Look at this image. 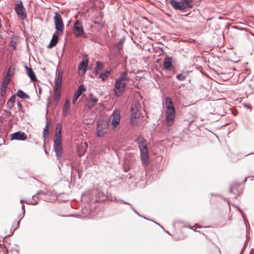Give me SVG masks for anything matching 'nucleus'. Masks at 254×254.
<instances>
[{
  "instance_id": "18",
  "label": "nucleus",
  "mask_w": 254,
  "mask_h": 254,
  "mask_svg": "<svg viewBox=\"0 0 254 254\" xmlns=\"http://www.w3.org/2000/svg\"><path fill=\"white\" fill-rule=\"evenodd\" d=\"M10 80V75L7 73L1 84V91L5 90Z\"/></svg>"
},
{
  "instance_id": "34",
  "label": "nucleus",
  "mask_w": 254,
  "mask_h": 254,
  "mask_svg": "<svg viewBox=\"0 0 254 254\" xmlns=\"http://www.w3.org/2000/svg\"><path fill=\"white\" fill-rule=\"evenodd\" d=\"M24 207H25V206H24V205H22V209L23 210V214H24V213H25Z\"/></svg>"
},
{
  "instance_id": "27",
  "label": "nucleus",
  "mask_w": 254,
  "mask_h": 254,
  "mask_svg": "<svg viewBox=\"0 0 254 254\" xmlns=\"http://www.w3.org/2000/svg\"><path fill=\"white\" fill-rule=\"evenodd\" d=\"M15 100V95L12 96L10 99L7 102V106L9 108H11L13 106V103H14Z\"/></svg>"
},
{
  "instance_id": "26",
  "label": "nucleus",
  "mask_w": 254,
  "mask_h": 254,
  "mask_svg": "<svg viewBox=\"0 0 254 254\" xmlns=\"http://www.w3.org/2000/svg\"><path fill=\"white\" fill-rule=\"evenodd\" d=\"M110 74V71L109 70H106L100 74L99 77L101 78L103 81H104L109 76Z\"/></svg>"
},
{
  "instance_id": "8",
  "label": "nucleus",
  "mask_w": 254,
  "mask_h": 254,
  "mask_svg": "<svg viewBox=\"0 0 254 254\" xmlns=\"http://www.w3.org/2000/svg\"><path fill=\"white\" fill-rule=\"evenodd\" d=\"M54 147L58 159H60L62 153V138H55Z\"/></svg>"
},
{
  "instance_id": "11",
  "label": "nucleus",
  "mask_w": 254,
  "mask_h": 254,
  "mask_svg": "<svg viewBox=\"0 0 254 254\" xmlns=\"http://www.w3.org/2000/svg\"><path fill=\"white\" fill-rule=\"evenodd\" d=\"M88 64V60L87 58L86 57H84L78 67L79 73L81 72L82 75L85 74L87 70Z\"/></svg>"
},
{
  "instance_id": "31",
  "label": "nucleus",
  "mask_w": 254,
  "mask_h": 254,
  "mask_svg": "<svg viewBox=\"0 0 254 254\" xmlns=\"http://www.w3.org/2000/svg\"><path fill=\"white\" fill-rule=\"evenodd\" d=\"M97 67L98 68H102L103 67V64L101 63L97 62Z\"/></svg>"
},
{
  "instance_id": "6",
  "label": "nucleus",
  "mask_w": 254,
  "mask_h": 254,
  "mask_svg": "<svg viewBox=\"0 0 254 254\" xmlns=\"http://www.w3.org/2000/svg\"><path fill=\"white\" fill-rule=\"evenodd\" d=\"M14 9L19 17L21 19H24L26 17L25 8H24L22 2L19 0L15 5Z\"/></svg>"
},
{
  "instance_id": "30",
  "label": "nucleus",
  "mask_w": 254,
  "mask_h": 254,
  "mask_svg": "<svg viewBox=\"0 0 254 254\" xmlns=\"http://www.w3.org/2000/svg\"><path fill=\"white\" fill-rule=\"evenodd\" d=\"M124 41V39H121L117 44V47L119 51L122 49Z\"/></svg>"
},
{
  "instance_id": "17",
  "label": "nucleus",
  "mask_w": 254,
  "mask_h": 254,
  "mask_svg": "<svg viewBox=\"0 0 254 254\" xmlns=\"http://www.w3.org/2000/svg\"><path fill=\"white\" fill-rule=\"evenodd\" d=\"M172 59L171 57H166L164 60L163 66L165 69H169L172 66Z\"/></svg>"
},
{
  "instance_id": "21",
  "label": "nucleus",
  "mask_w": 254,
  "mask_h": 254,
  "mask_svg": "<svg viewBox=\"0 0 254 254\" xmlns=\"http://www.w3.org/2000/svg\"><path fill=\"white\" fill-rule=\"evenodd\" d=\"M58 40H59L58 37L56 35L54 34L53 36L51 42L49 44L48 47L50 48L54 47L56 45V44L58 42Z\"/></svg>"
},
{
  "instance_id": "15",
  "label": "nucleus",
  "mask_w": 254,
  "mask_h": 254,
  "mask_svg": "<svg viewBox=\"0 0 254 254\" xmlns=\"http://www.w3.org/2000/svg\"><path fill=\"white\" fill-rule=\"evenodd\" d=\"M98 101V99L96 97H95L93 94H90L89 95V99L87 104L88 109H91L93 108Z\"/></svg>"
},
{
  "instance_id": "36",
  "label": "nucleus",
  "mask_w": 254,
  "mask_h": 254,
  "mask_svg": "<svg viewBox=\"0 0 254 254\" xmlns=\"http://www.w3.org/2000/svg\"><path fill=\"white\" fill-rule=\"evenodd\" d=\"M129 205H130V208H131L132 210H133L134 211H135V210L132 208V206H131L130 204H129Z\"/></svg>"
},
{
  "instance_id": "23",
  "label": "nucleus",
  "mask_w": 254,
  "mask_h": 254,
  "mask_svg": "<svg viewBox=\"0 0 254 254\" xmlns=\"http://www.w3.org/2000/svg\"><path fill=\"white\" fill-rule=\"evenodd\" d=\"M61 130H62V126L60 124H58L57 125L56 129V135H55L56 138H62Z\"/></svg>"
},
{
  "instance_id": "13",
  "label": "nucleus",
  "mask_w": 254,
  "mask_h": 254,
  "mask_svg": "<svg viewBox=\"0 0 254 254\" xmlns=\"http://www.w3.org/2000/svg\"><path fill=\"white\" fill-rule=\"evenodd\" d=\"M11 139L24 140L26 139L27 136L25 133L22 131H17L12 133L10 135Z\"/></svg>"
},
{
  "instance_id": "10",
  "label": "nucleus",
  "mask_w": 254,
  "mask_h": 254,
  "mask_svg": "<svg viewBox=\"0 0 254 254\" xmlns=\"http://www.w3.org/2000/svg\"><path fill=\"white\" fill-rule=\"evenodd\" d=\"M74 33L76 37H79L84 34L82 23L79 20H76L74 23Z\"/></svg>"
},
{
  "instance_id": "25",
  "label": "nucleus",
  "mask_w": 254,
  "mask_h": 254,
  "mask_svg": "<svg viewBox=\"0 0 254 254\" xmlns=\"http://www.w3.org/2000/svg\"><path fill=\"white\" fill-rule=\"evenodd\" d=\"M60 89L61 88H54V96L55 98V100L57 101H58L60 98Z\"/></svg>"
},
{
  "instance_id": "37",
  "label": "nucleus",
  "mask_w": 254,
  "mask_h": 254,
  "mask_svg": "<svg viewBox=\"0 0 254 254\" xmlns=\"http://www.w3.org/2000/svg\"><path fill=\"white\" fill-rule=\"evenodd\" d=\"M20 221V219L17 222L18 226H19V225Z\"/></svg>"
},
{
  "instance_id": "33",
  "label": "nucleus",
  "mask_w": 254,
  "mask_h": 254,
  "mask_svg": "<svg viewBox=\"0 0 254 254\" xmlns=\"http://www.w3.org/2000/svg\"><path fill=\"white\" fill-rule=\"evenodd\" d=\"M38 90H39V94H41V93H42V89H41V88L39 87L38 88Z\"/></svg>"
},
{
  "instance_id": "38",
  "label": "nucleus",
  "mask_w": 254,
  "mask_h": 254,
  "mask_svg": "<svg viewBox=\"0 0 254 254\" xmlns=\"http://www.w3.org/2000/svg\"><path fill=\"white\" fill-rule=\"evenodd\" d=\"M123 203H125V204H129L128 202H125V201H124V202H123Z\"/></svg>"
},
{
  "instance_id": "28",
  "label": "nucleus",
  "mask_w": 254,
  "mask_h": 254,
  "mask_svg": "<svg viewBox=\"0 0 254 254\" xmlns=\"http://www.w3.org/2000/svg\"><path fill=\"white\" fill-rule=\"evenodd\" d=\"M49 128V122H47V124L46 125L44 129V133H43V137L44 138V139H46V138L48 136V135L49 134V131L48 130Z\"/></svg>"
},
{
  "instance_id": "20",
  "label": "nucleus",
  "mask_w": 254,
  "mask_h": 254,
  "mask_svg": "<svg viewBox=\"0 0 254 254\" xmlns=\"http://www.w3.org/2000/svg\"><path fill=\"white\" fill-rule=\"evenodd\" d=\"M139 116V113L135 112H131L130 124L134 126L137 124V119Z\"/></svg>"
},
{
  "instance_id": "16",
  "label": "nucleus",
  "mask_w": 254,
  "mask_h": 254,
  "mask_svg": "<svg viewBox=\"0 0 254 254\" xmlns=\"http://www.w3.org/2000/svg\"><path fill=\"white\" fill-rule=\"evenodd\" d=\"M62 73L59 72L56 75L54 88H61L62 81Z\"/></svg>"
},
{
  "instance_id": "12",
  "label": "nucleus",
  "mask_w": 254,
  "mask_h": 254,
  "mask_svg": "<svg viewBox=\"0 0 254 254\" xmlns=\"http://www.w3.org/2000/svg\"><path fill=\"white\" fill-rule=\"evenodd\" d=\"M86 90V88L83 85H80L77 88V90L74 93L73 99L72 104L75 105L78 98V97L82 94V93Z\"/></svg>"
},
{
  "instance_id": "22",
  "label": "nucleus",
  "mask_w": 254,
  "mask_h": 254,
  "mask_svg": "<svg viewBox=\"0 0 254 254\" xmlns=\"http://www.w3.org/2000/svg\"><path fill=\"white\" fill-rule=\"evenodd\" d=\"M141 108L140 104L137 102H134L131 106V112H135L138 113Z\"/></svg>"
},
{
  "instance_id": "19",
  "label": "nucleus",
  "mask_w": 254,
  "mask_h": 254,
  "mask_svg": "<svg viewBox=\"0 0 254 254\" xmlns=\"http://www.w3.org/2000/svg\"><path fill=\"white\" fill-rule=\"evenodd\" d=\"M25 69L26 71V73L28 76L30 78L31 80L32 81H36L37 80L36 76L31 68L28 67L27 66H26Z\"/></svg>"
},
{
  "instance_id": "5",
  "label": "nucleus",
  "mask_w": 254,
  "mask_h": 254,
  "mask_svg": "<svg viewBox=\"0 0 254 254\" xmlns=\"http://www.w3.org/2000/svg\"><path fill=\"white\" fill-rule=\"evenodd\" d=\"M111 126L112 130H117L121 121L120 112L119 110H115L111 115Z\"/></svg>"
},
{
  "instance_id": "4",
  "label": "nucleus",
  "mask_w": 254,
  "mask_h": 254,
  "mask_svg": "<svg viewBox=\"0 0 254 254\" xmlns=\"http://www.w3.org/2000/svg\"><path fill=\"white\" fill-rule=\"evenodd\" d=\"M170 3L176 10H184L187 7H192V3L191 0H184V1H178L176 0H171Z\"/></svg>"
},
{
  "instance_id": "35",
  "label": "nucleus",
  "mask_w": 254,
  "mask_h": 254,
  "mask_svg": "<svg viewBox=\"0 0 254 254\" xmlns=\"http://www.w3.org/2000/svg\"><path fill=\"white\" fill-rule=\"evenodd\" d=\"M5 90H2V92H1V95L3 96V94H5Z\"/></svg>"
},
{
  "instance_id": "32",
  "label": "nucleus",
  "mask_w": 254,
  "mask_h": 254,
  "mask_svg": "<svg viewBox=\"0 0 254 254\" xmlns=\"http://www.w3.org/2000/svg\"><path fill=\"white\" fill-rule=\"evenodd\" d=\"M84 153H85V150H84L82 151V153H79V155L80 156H81L83 155L84 154Z\"/></svg>"
},
{
  "instance_id": "9",
  "label": "nucleus",
  "mask_w": 254,
  "mask_h": 254,
  "mask_svg": "<svg viewBox=\"0 0 254 254\" xmlns=\"http://www.w3.org/2000/svg\"><path fill=\"white\" fill-rule=\"evenodd\" d=\"M54 19L56 29L57 31L63 32L64 26L61 15L58 13H56Z\"/></svg>"
},
{
  "instance_id": "29",
  "label": "nucleus",
  "mask_w": 254,
  "mask_h": 254,
  "mask_svg": "<svg viewBox=\"0 0 254 254\" xmlns=\"http://www.w3.org/2000/svg\"><path fill=\"white\" fill-rule=\"evenodd\" d=\"M187 76V74H179L177 75V78L180 80H184Z\"/></svg>"
},
{
  "instance_id": "3",
  "label": "nucleus",
  "mask_w": 254,
  "mask_h": 254,
  "mask_svg": "<svg viewBox=\"0 0 254 254\" xmlns=\"http://www.w3.org/2000/svg\"><path fill=\"white\" fill-rule=\"evenodd\" d=\"M110 123L108 120L100 119L97 125V136L102 137L108 133Z\"/></svg>"
},
{
  "instance_id": "14",
  "label": "nucleus",
  "mask_w": 254,
  "mask_h": 254,
  "mask_svg": "<svg viewBox=\"0 0 254 254\" xmlns=\"http://www.w3.org/2000/svg\"><path fill=\"white\" fill-rule=\"evenodd\" d=\"M70 113V104L69 101L67 99L64 104L62 109V115L64 117H66Z\"/></svg>"
},
{
  "instance_id": "7",
  "label": "nucleus",
  "mask_w": 254,
  "mask_h": 254,
  "mask_svg": "<svg viewBox=\"0 0 254 254\" xmlns=\"http://www.w3.org/2000/svg\"><path fill=\"white\" fill-rule=\"evenodd\" d=\"M140 153H141V159L142 162L146 165H148L149 162V155L148 149L147 148L146 144H144L142 143L141 145H139Z\"/></svg>"
},
{
  "instance_id": "1",
  "label": "nucleus",
  "mask_w": 254,
  "mask_h": 254,
  "mask_svg": "<svg viewBox=\"0 0 254 254\" xmlns=\"http://www.w3.org/2000/svg\"><path fill=\"white\" fill-rule=\"evenodd\" d=\"M127 78V72L124 71L115 80L114 88L115 96L120 97L123 94L125 90Z\"/></svg>"
},
{
  "instance_id": "2",
  "label": "nucleus",
  "mask_w": 254,
  "mask_h": 254,
  "mask_svg": "<svg viewBox=\"0 0 254 254\" xmlns=\"http://www.w3.org/2000/svg\"><path fill=\"white\" fill-rule=\"evenodd\" d=\"M165 106L166 108L165 111L166 120L169 126L172 125L175 117L176 111L171 99L166 97L165 99Z\"/></svg>"
},
{
  "instance_id": "24",
  "label": "nucleus",
  "mask_w": 254,
  "mask_h": 254,
  "mask_svg": "<svg viewBox=\"0 0 254 254\" xmlns=\"http://www.w3.org/2000/svg\"><path fill=\"white\" fill-rule=\"evenodd\" d=\"M17 96L22 99L29 98V96L20 89L18 90L17 92Z\"/></svg>"
}]
</instances>
